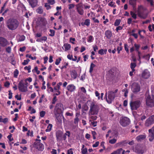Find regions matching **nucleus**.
Returning a JSON list of instances; mask_svg holds the SVG:
<instances>
[{"mask_svg":"<svg viewBox=\"0 0 154 154\" xmlns=\"http://www.w3.org/2000/svg\"><path fill=\"white\" fill-rule=\"evenodd\" d=\"M83 8H81L77 9V12L81 15H83L84 13V11Z\"/></svg>","mask_w":154,"mask_h":154,"instance_id":"473e14b6","label":"nucleus"},{"mask_svg":"<svg viewBox=\"0 0 154 154\" xmlns=\"http://www.w3.org/2000/svg\"><path fill=\"white\" fill-rule=\"evenodd\" d=\"M18 73L19 72L18 70L17 69H16L14 72V77L15 78H17L18 76Z\"/></svg>","mask_w":154,"mask_h":154,"instance_id":"58836bf2","label":"nucleus"},{"mask_svg":"<svg viewBox=\"0 0 154 154\" xmlns=\"http://www.w3.org/2000/svg\"><path fill=\"white\" fill-rule=\"evenodd\" d=\"M63 109V105L62 103H58L56 104L54 107V112L57 118V115L61 113Z\"/></svg>","mask_w":154,"mask_h":154,"instance_id":"39448f33","label":"nucleus"},{"mask_svg":"<svg viewBox=\"0 0 154 154\" xmlns=\"http://www.w3.org/2000/svg\"><path fill=\"white\" fill-rule=\"evenodd\" d=\"M63 47L65 48V51H67L70 49L71 48V45L68 43H65L64 44Z\"/></svg>","mask_w":154,"mask_h":154,"instance_id":"393cba45","label":"nucleus"},{"mask_svg":"<svg viewBox=\"0 0 154 154\" xmlns=\"http://www.w3.org/2000/svg\"><path fill=\"white\" fill-rule=\"evenodd\" d=\"M132 91L134 93H137L140 91V85L138 84L134 83L132 85Z\"/></svg>","mask_w":154,"mask_h":154,"instance_id":"f8f14e48","label":"nucleus"},{"mask_svg":"<svg viewBox=\"0 0 154 154\" xmlns=\"http://www.w3.org/2000/svg\"><path fill=\"white\" fill-rule=\"evenodd\" d=\"M122 151V148L119 149L111 153V154H120Z\"/></svg>","mask_w":154,"mask_h":154,"instance_id":"c756f323","label":"nucleus"},{"mask_svg":"<svg viewBox=\"0 0 154 154\" xmlns=\"http://www.w3.org/2000/svg\"><path fill=\"white\" fill-rule=\"evenodd\" d=\"M95 65L94 64H93V63H92L90 66V70H89V72L90 73H91L93 70V68L95 67Z\"/></svg>","mask_w":154,"mask_h":154,"instance_id":"f704fd0d","label":"nucleus"},{"mask_svg":"<svg viewBox=\"0 0 154 154\" xmlns=\"http://www.w3.org/2000/svg\"><path fill=\"white\" fill-rule=\"evenodd\" d=\"M130 15L131 16L132 18L134 19H136L137 18V14L133 11H130Z\"/></svg>","mask_w":154,"mask_h":154,"instance_id":"7c9ffc66","label":"nucleus"},{"mask_svg":"<svg viewBox=\"0 0 154 154\" xmlns=\"http://www.w3.org/2000/svg\"><path fill=\"white\" fill-rule=\"evenodd\" d=\"M46 113L45 111H41L40 112V115L41 117H44Z\"/></svg>","mask_w":154,"mask_h":154,"instance_id":"de8ad7c7","label":"nucleus"},{"mask_svg":"<svg viewBox=\"0 0 154 154\" xmlns=\"http://www.w3.org/2000/svg\"><path fill=\"white\" fill-rule=\"evenodd\" d=\"M154 123V115L149 117L145 121V125L149 127Z\"/></svg>","mask_w":154,"mask_h":154,"instance_id":"9d476101","label":"nucleus"},{"mask_svg":"<svg viewBox=\"0 0 154 154\" xmlns=\"http://www.w3.org/2000/svg\"><path fill=\"white\" fill-rule=\"evenodd\" d=\"M81 24L82 26H84L85 25L87 26H88L90 24V20L88 19H86L85 20L84 23H82Z\"/></svg>","mask_w":154,"mask_h":154,"instance_id":"bb28decb","label":"nucleus"},{"mask_svg":"<svg viewBox=\"0 0 154 154\" xmlns=\"http://www.w3.org/2000/svg\"><path fill=\"white\" fill-rule=\"evenodd\" d=\"M52 127V124H49L47 127V128L45 130V131L46 132L50 131L51 130Z\"/></svg>","mask_w":154,"mask_h":154,"instance_id":"72a5a7b5","label":"nucleus"},{"mask_svg":"<svg viewBox=\"0 0 154 154\" xmlns=\"http://www.w3.org/2000/svg\"><path fill=\"white\" fill-rule=\"evenodd\" d=\"M45 6L46 8V9L47 10H48L51 8L50 6L48 3H45Z\"/></svg>","mask_w":154,"mask_h":154,"instance_id":"680f3d73","label":"nucleus"},{"mask_svg":"<svg viewBox=\"0 0 154 154\" xmlns=\"http://www.w3.org/2000/svg\"><path fill=\"white\" fill-rule=\"evenodd\" d=\"M146 137L145 135H140L137 137L136 139L137 141L140 142L144 139Z\"/></svg>","mask_w":154,"mask_h":154,"instance_id":"aec40b11","label":"nucleus"},{"mask_svg":"<svg viewBox=\"0 0 154 154\" xmlns=\"http://www.w3.org/2000/svg\"><path fill=\"white\" fill-rule=\"evenodd\" d=\"M57 100V97L55 96L54 97L52 101V103L53 104H54L55 103Z\"/></svg>","mask_w":154,"mask_h":154,"instance_id":"864d4df0","label":"nucleus"},{"mask_svg":"<svg viewBox=\"0 0 154 154\" xmlns=\"http://www.w3.org/2000/svg\"><path fill=\"white\" fill-rule=\"evenodd\" d=\"M26 57L29 58L31 59L32 60L35 59L36 58L35 57H33L31 56L30 55H29V54H26Z\"/></svg>","mask_w":154,"mask_h":154,"instance_id":"8fccbe9b","label":"nucleus"},{"mask_svg":"<svg viewBox=\"0 0 154 154\" xmlns=\"http://www.w3.org/2000/svg\"><path fill=\"white\" fill-rule=\"evenodd\" d=\"M118 89H116L114 91H108V98L107 97V93L106 92L105 94V97L107 102L109 103H111L116 97V94L118 92Z\"/></svg>","mask_w":154,"mask_h":154,"instance_id":"20e7f679","label":"nucleus"},{"mask_svg":"<svg viewBox=\"0 0 154 154\" xmlns=\"http://www.w3.org/2000/svg\"><path fill=\"white\" fill-rule=\"evenodd\" d=\"M88 109V106L86 105H84L82 108V113H84L85 111H87Z\"/></svg>","mask_w":154,"mask_h":154,"instance_id":"a878e982","label":"nucleus"},{"mask_svg":"<svg viewBox=\"0 0 154 154\" xmlns=\"http://www.w3.org/2000/svg\"><path fill=\"white\" fill-rule=\"evenodd\" d=\"M24 69L25 70H27L28 71V72L29 73L31 72L30 69H31V66H26L25 67Z\"/></svg>","mask_w":154,"mask_h":154,"instance_id":"a18cd8bd","label":"nucleus"},{"mask_svg":"<svg viewBox=\"0 0 154 154\" xmlns=\"http://www.w3.org/2000/svg\"><path fill=\"white\" fill-rule=\"evenodd\" d=\"M105 34L107 38L110 39L112 36V32L110 30H108L105 31Z\"/></svg>","mask_w":154,"mask_h":154,"instance_id":"a211bd4d","label":"nucleus"},{"mask_svg":"<svg viewBox=\"0 0 154 154\" xmlns=\"http://www.w3.org/2000/svg\"><path fill=\"white\" fill-rule=\"evenodd\" d=\"M81 152L82 154H87V149L85 147V146L84 145H82V148L81 149Z\"/></svg>","mask_w":154,"mask_h":154,"instance_id":"4be33fe9","label":"nucleus"},{"mask_svg":"<svg viewBox=\"0 0 154 154\" xmlns=\"http://www.w3.org/2000/svg\"><path fill=\"white\" fill-rule=\"evenodd\" d=\"M12 134H10L7 137V138L9 139L10 142L12 141L13 140V138H11L12 137Z\"/></svg>","mask_w":154,"mask_h":154,"instance_id":"e2e57ef3","label":"nucleus"},{"mask_svg":"<svg viewBox=\"0 0 154 154\" xmlns=\"http://www.w3.org/2000/svg\"><path fill=\"white\" fill-rule=\"evenodd\" d=\"M120 124L123 127H125L129 125L130 123L129 119L126 117H122L120 121Z\"/></svg>","mask_w":154,"mask_h":154,"instance_id":"1a4fd4ad","label":"nucleus"},{"mask_svg":"<svg viewBox=\"0 0 154 154\" xmlns=\"http://www.w3.org/2000/svg\"><path fill=\"white\" fill-rule=\"evenodd\" d=\"M79 121V118L75 117L74 119V123L76 125H78V122Z\"/></svg>","mask_w":154,"mask_h":154,"instance_id":"49530a36","label":"nucleus"},{"mask_svg":"<svg viewBox=\"0 0 154 154\" xmlns=\"http://www.w3.org/2000/svg\"><path fill=\"white\" fill-rule=\"evenodd\" d=\"M18 88L19 90L22 92H26L27 91V86H25L22 80L18 84Z\"/></svg>","mask_w":154,"mask_h":154,"instance_id":"9b49d317","label":"nucleus"},{"mask_svg":"<svg viewBox=\"0 0 154 154\" xmlns=\"http://www.w3.org/2000/svg\"><path fill=\"white\" fill-rule=\"evenodd\" d=\"M8 118H5L4 119L2 118V122L4 124H6L8 122Z\"/></svg>","mask_w":154,"mask_h":154,"instance_id":"c03bdc74","label":"nucleus"},{"mask_svg":"<svg viewBox=\"0 0 154 154\" xmlns=\"http://www.w3.org/2000/svg\"><path fill=\"white\" fill-rule=\"evenodd\" d=\"M6 51L7 52L10 53L11 52V48L10 47H8L6 48Z\"/></svg>","mask_w":154,"mask_h":154,"instance_id":"5fc2aeb1","label":"nucleus"},{"mask_svg":"<svg viewBox=\"0 0 154 154\" xmlns=\"http://www.w3.org/2000/svg\"><path fill=\"white\" fill-rule=\"evenodd\" d=\"M91 116L90 118L93 120H96L97 118V117L96 115H92Z\"/></svg>","mask_w":154,"mask_h":154,"instance_id":"13d9d810","label":"nucleus"},{"mask_svg":"<svg viewBox=\"0 0 154 154\" xmlns=\"http://www.w3.org/2000/svg\"><path fill=\"white\" fill-rule=\"evenodd\" d=\"M128 46L127 44H125L124 48H125V50L126 51L127 53L128 54L129 53V49H128Z\"/></svg>","mask_w":154,"mask_h":154,"instance_id":"603ef678","label":"nucleus"},{"mask_svg":"<svg viewBox=\"0 0 154 154\" xmlns=\"http://www.w3.org/2000/svg\"><path fill=\"white\" fill-rule=\"evenodd\" d=\"M88 112L89 116L97 115L100 109V107L94 102H91Z\"/></svg>","mask_w":154,"mask_h":154,"instance_id":"f03ea898","label":"nucleus"},{"mask_svg":"<svg viewBox=\"0 0 154 154\" xmlns=\"http://www.w3.org/2000/svg\"><path fill=\"white\" fill-rule=\"evenodd\" d=\"M120 22L121 20H116L114 23V25L116 26H118L119 25Z\"/></svg>","mask_w":154,"mask_h":154,"instance_id":"37998d69","label":"nucleus"},{"mask_svg":"<svg viewBox=\"0 0 154 154\" xmlns=\"http://www.w3.org/2000/svg\"><path fill=\"white\" fill-rule=\"evenodd\" d=\"M7 40L5 38L0 37V45L2 46H5L7 45Z\"/></svg>","mask_w":154,"mask_h":154,"instance_id":"2eb2a0df","label":"nucleus"},{"mask_svg":"<svg viewBox=\"0 0 154 154\" xmlns=\"http://www.w3.org/2000/svg\"><path fill=\"white\" fill-rule=\"evenodd\" d=\"M50 33L49 34L50 36H54L55 35V31L54 30L50 29Z\"/></svg>","mask_w":154,"mask_h":154,"instance_id":"4c0bfd02","label":"nucleus"},{"mask_svg":"<svg viewBox=\"0 0 154 154\" xmlns=\"http://www.w3.org/2000/svg\"><path fill=\"white\" fill-rule=\"evenodd\" d=\"M48 2L50 4L52 5L55 3L54 0H48Z\"/></svg>","mask_w":154,"mask_h":154,"instance_id":"bf43d9fd","label":"nucleus"},{"mask_svg":"<svg viewBox=\"0 0 154 154\" xmlns=\"http://www.w3.org/2000/svg\"><path fill=\"white\" fill-rule=\"evenodd\" d=\"M137 0H129V3L134 8L135 7Z\"/></svg>","mask_w":154,"mask_h":154,"instance_id":"5701e85b","label":"nucleus"},{"mask_svg":"<svg viewBox=\"0 0 154 154\" xmlns=\"http://www.w3.org/2000/svg\"><path fill=\"white\" fill-rule=\"evenodd\" d=\"M36 12L39 14H42L43 12V10L42 6L39 7L36 10Z\"/></svg>","mask_w":154,"mask_h":154,"instance_id":"cd10ccee","label":"nucleus"},{"mask_svg":"<svg viewBox=\"0 0 154 154\" xmlns=\"http://www.w3.org/2000/svg\"><path fill=\"white\" fill-rule=\"evenodd\" d=\"M98 53L101 55L104 54V50L103 49L100 50L98 51Z\"/></svg>","mask_w":154,"mask_h":154,"instance_id":"774afa93","label":"nucleus"},{"mask_svg":"<svg viewBox=\"0 0 154 154\" xmlns=\"http://www.w3.org/2000/svg\"><path fill=\"white\" fill-rule=\"evenodd\" d=\"M27 1L32 8L35 7L37 5V0H27Z\"/></svg>","mask_w":154,"mask_h":154,"instance_id":"dca6fc26","label":"nucleus"},{"mask_svg":"<svg viewBox=\"0 0 154 154\" xmlns=\"http://www.w3.org/2000/svg\"><path fill=\"white\" fill-rule=\"evenodd\" d=\"M67 89L69 91L72 92L75 91V87L73 85L70 84L67 86Z\"/></svg>","mask_w":154,"mask_h":154,"instance_id":"6ab92c4d","label":"nucleus"},{"mask_svg":"<svg viewBox=\"0 0 154 154\" xmlns=\"http://www.w3.org/2000/svg\"><path fill=\"white\" fill-rule=\"evenodd\" d=\"M108 5L112 7L115 8L116 6L114 5V3L112 2H111L109 3Z\"/></svg>","mask_w":154,"mask_h":154,"instance_id":"052dcab7","label":"nucleus"},{"mask_svg":"<svg viewBox=\"0 0 154 154\" xmlns=\"http://www.w3.org/2000/svg\"><path fill=\"white\" fill-rule=\"evenodd\" d=\"M61 60V59L60 58H59L58 59H57L55 62V64L57 65H58L60 63Z\"/></svg>","mask_w":154,"mask_h":154,"instance_id":"09e8293b","label":"nucleus"},{"mask_svg":"<svg viewBox=\"0 0 154 154\" xmlns=\"http://www.w3.org/2000/svg\"><path fill=\"white\" fill-rule=\"evenodd\" d=\"M94 39V38L92 36L90 35L88 37L87 41L88 42H92Z\"/></svg>","mask_w":154,"mask_h":154,"instance_id":"c9c22d12","label":"nucleus"},{"mask_svg":"<svg viewBox=\"0 0 154 154\" xmlns=\"http://www.w3.org/2000/svg\"><path fill=\"white\" fill-rule=\"evenodd\" d=\"M146 104L148 106L152 107L154 106V96L151 97L150 95L146 98Z\"/></svg>","mask_w":154,"mask_h":154,"instance_id":"423d86ee","label":"nucleus"},{"mask_svg":"<svg viewBox=\"0 0 154 154\" xmlns=\"http://www.w3.org/2000/svg\"><path fill=\"white\" fill-rule=\"evenodd\" d=\"M134 46L135 48V50L136 51H138L140 47V45L136 44H134Z\"/></svg>","mask_w":154,"mask_h":154,"instance_id":"a19ab883","label":"nucleus"},{"mask_svg":"<svg viewBox=\"0 0 154 154\" xmlns=\"http://www.w3.org/2000/svg\"><path fill=\"white\" fill-rule=\"evenodd\" d=\"M63 133L62 131H58L56 133V136L57 140H59L62 136Z\"/></svg>","mask_w":154,"mask_h":154,"instance_id":"b1692460","label":"nucleus"},{"mask_svg":"<svg viewBox=\"0 0 154 154\" xmlns=\"http://www.w3.org/2000/svg\"><path fill=\"white\" fill-rule=\"evenodd\" d=\"M141 103L140 101H131L130 103V106L132 110H137L140 105Z\"/></svg>","mask_w":154,"mask_h":154,"instance_id":"6e6552de","label":"nucleus"},{"mask_svg":"<svg viewBox=\"0 0 154 154\" xmlns=\"http://www.w3.org/2000/svg\"><path fill=\"white\" fill-rule=\"evenodd\" d=\"M150 74L149 72L147 69H145L143 72L142 74V77L145 79H148L150 76Z\"/></svg>","mask_w":154,"mask_h":154,"instance_id":"4468645a","label":"nucleus"},{"mask_svg":"<svg viewBox=\"0 0 154 154\" xmlns=\"http://www.w3.org/2000/svg\"><path fill=\"white\" fill-rule=\"evenodd\" d=\"M135 152L138 154H143V153L142 148L139 146H137L136 147Z\"/></svg>","mask_w":154,"mask_h":154,"instance_id":"f3484780","label":"nucleus"},{"mask_svg":"<svg viewBox=\"0 0 154 154\" xmlns=\"http://www.w3.org/2000/svg\"><path fill=\"white\" fill-rule=\"evenodd\" d=\"M9 94H8V95H9V97H8V98L9 99H11V98H12V93L11 91V90H9Z\"/></svg>","mask_w":154,"mask_h":154,"instance_id":"6e6d98bb","label":"nucleus"},{"mask_svg":"<svg viewBox=\"0 0 154 154\" xmlns=\"http://www.w3.org/2000/svg\"><path fill=\"white\" fill-rule=\"evenodd\" d=\"M99 143V142L98 141H97L95 142V143L94 144H93L92 145V146L94 147H97Z\"/></svg>","mask_w":154,"mask_h":154,"instance_id":"0e129e2a","label":"nucleus"},{"mask_svg":"<svg viewBox=\"0 0 154 154\" xmlns=\"http://www.w3.org/2000/svg\"><path fill=\"white\" fill-rule=\"evenodd\" d=\"M71 76L74 79H76L77 76V73L75 70H73L71 72Z\"/></svg>","mask_w":154,"mask_h":154,"instance_id":"412c9836","label":"nucleus"},{"mask_svg":"<svg viewBox=\"0 0 154 154\" xmlns=\"http://www.w3.org/2000/svg\"><path fill=\"white\" fill-rule=\"evenodd\" d=\"M117 140L115 138H113L109 140V143L111 144H113L115 143L116 142Z\"/></svg>","mask_w":154,"mask_h":154,"instance_id":"e433bc0d","label":"nucleus"},{"mask_svg":"<svg viewBox=\"0 0 154 154\" xmlns=\"http://www.w3.org/2000/svg\"><path fill=\"white\" fill-rule=\"evenodd\" d=\"M40 140L36 139L34 143V147L39 151H42L44 149V145L41 143Z\"/></svg>","mask_w":154,"mask_h":154,"instance_id":"0eeeda50","label":"nucleus"},{"mask_svg":"<svg viewBox=\"0 0 154 154\" xmlns=\"http://www.w3.org/2000/svg\"><path fill=\"white\" fill-rule=\"evenodd\" d=\"M6 25L9 29L14 30L17 28L19 25V22L16 19H10L7 21Z\"/></svg>","mask_w":154,"mask_h":154,"instance_id":"f257e3e1","label":"nucleus"},{"mask_svg":"<svg viewBox=\"0 0 154 154\" xmlns=\"http://www.w3.org/2000/svg\"><path fill=\"white\" fill-rule=\"evenodd\" d=\"M67 154H73L72 149L70 148L67 150Z\"/></svg>","mask_w":154,"mask_h":154,"instance_id":"3c124183","label":"nucleus"},{"mask_svg":"<svg viewBox=\"0 0 154 154\" xmlns=\"http://www.w3.org/2000/svg\"><path fill=\"white\" fill-rule=\"evenodd\" d=\"M136 65L135 63H131L130 67L132 69V70L133 71H135L134 68L136 67Z\"/></svg>","mask_w":154,"mask_h":154,"instance_id":"2f4dec72","label":"nucleus"},{"mask_svg":"<svg viewBox=\"0 0 154 154\" xmlns=\"http://www.w3.org/2000/svg\"><path fill=\"white\" fill-rule=\"evenodd\" d=\"M90 122H91L90 125H92L93 127H95L97 126V122L94 121L92 122L91 120H89Z\"/></svg>","mask_w":154,"mask_h":154,"instance_id":"79ce46f5","label":"nucleus"},{"mask_svg":"<svg viewBox=\"0 0 154 154\" xmlns=\"http://www.w3.org/2000/svg\"><path fill=\"white\" fill-rule=\"evenodd\" d=\"M149 131V140L150 141H152L154 139V131L151 128L148 130Z\"/></svg>","mask_w":154,"mask_h":154,"instance_id":"ddd939ff","label":"nucleus"},{"mask_svg":"<svg viewBox=\"0 0 154 154\" xmlns=\"http://www.w3.org/2000/svg\"><path fill=\"white\" fill-rule=\"evenodd\" d=\"M95 96L98 97V100H100V97L99 96L100 94L98 93V92L97 91H95Z\"/></svg>","mask_w":154,"mask_h":154,"instance_id":"4d7b16f0","label":"nucleus"},{"mask_svg":"<svg viewBox=\"0 0 154 154\" xmlns=\"http://www.w3.org/2000/svg\"><path fill=\"white\" fill-rule=\"evenodd\" d=\"M122 47L121 46H119L117 48V51H118V54H119L120 51H121L122 49Z\"/></svg>","mask_w":154,"mask_h":154,"instance_id":"338daca9","label":"nucleus"},{"mask_svg":"<svg viewBox=\"0 0 154 154\" xmlns=\"http://www.w3.org/2000/svg\"><path fill=\"white\" fill-rule=\"evenodd\" d=\"M76 9H77L83 8V5L82 3H80L76 5Z\"/></svg>","mask_w":154,"mask_h":154,"instance_id":"ea45409f","label":"nucleus"},{"mask_svg":"<svg viewBox=\"0 0 154 154\" xmlns=\"http://www.w3.org/2000/svg\"><path fill=\"white\" fill-rule=\"evenodd\" d=\"M70 135V132L69 131H66V133L64 134L63 136V138L64 140H65L66 139L67 136L68 137H69Z\"/></svg>","mask_w":154,"mask_h":154,"instance_id":"c85d7f7f","label":"nucleus"},{"mask_svg":"<svg viewBox=\"0 0 154 154\" xmlns=\"http://www.w3.org/2000/svg\"><path fill=\"white\" fill-rule=\"evenodd\" d=\"M41 38L42 42L43 41H45L47 40V37L46 36H43Z\"/></svg>","mask_w":154,"mask_h":154,"instance_id":"69168bd1","label":"nucleus"},{"mask_svg":"<svg viewBox=\"0 0 154 154\" xmlns=\"http://www.w3.org/2000/svg\"><path fill=\"white\" fill-rule=\"evenodd\" d=\"M146 10V9L143 6H138L137 8V14L138 17L141 19H146L148 14Z\"/></svg>","mask_w":154,"mask_h":154,"instance_id":"7ed1b4c3","label":"nucleus"}]
</instances>
